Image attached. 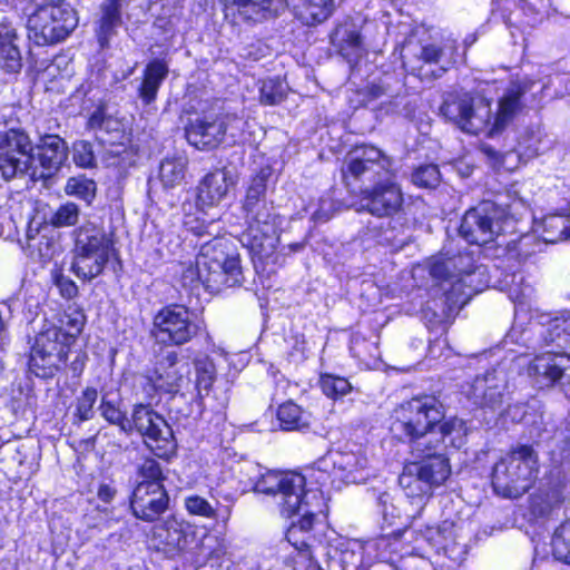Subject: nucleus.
I'll list each match as a JSON object with an SVG mask.
<instances>
[{"instance_id":"f257e3e1","label":"nucleus","mask_w":570,"mask_h":570,"mask_svg":"<svg viewBox=\"0 0 570 570\" xmlns=\"http://www.w3.org/2000/svg\"><path fill=\"white\" fill-rule=\"evenodd\" d=\"M256 490L273 495L281 514L286 518L303 512L299 521L287 530L286 539L306 561L318 563L321 559L325 560L335 532L322 524L314 525L315 515L322 512V499L316 492L305 491V478L298 473L268 472L258 480Z\"/></svg>"},{"instance_id":"f03ea898","label":"nucleus","mask_w":570,"mask_h":570,"mask_svg":"<svg viewBox=\"0 0 570 570\" xmlns=\"http://www.w3.org/2000/svg\"><path fill=\"white\" fill-rule=\"evenodd\" d=\"M271 176L269 167L262 168L253 177L243 204L247 229L240 240L253 254L261 257L271 255L278 242L276 215L266 202L267 180Z\"/></svg>"},{"instance_id":"7ed1b4c3","label":"nucleus","mask_w":570,"mask_h":570,"mask_svg":"<svg viewBox=\"0 0 570 570\" xmlns=\"http://www.w3.org/2000/svg\"><path fill=\"white\" fill-rule=\"evenodd\" d=\"M538 472L539 456L534 448L530 444H517L493 465V490L503 498H520L531 489Z\"/></svg>"},{"instance_id":"20e7f679","label":"nucleus","mask_w":570,"mask_h":570,"mask_svg":"<svg viewBox=\"0 0 570 570\" xmlns=\"http://www.w3.org/2000/svg\"><path fill=\"white\" fill-rule=\"evenodd\" d=\"M204 259L200 266L207 268L206 289L219 293L224 288L242 285L244 281L240 257L232 240L213 237L202 244Z\"/></svg>"},{"instance_id":"39448f33","label":"nucleus","mask_w":570,"mask_h":570,"mask_svg":"<svg viewBox=\"0 0 570 570\" xmlns=\"http://www.w3.org/2000/svg\"><path fill=\"white\" fill-rule=\"evenodd\" d=\"M440 112L465 132L478 135L488 130L490 136L498 134L491 129L494 118L491 101L480 92L449 94L440 107Z\"/></svg>"},{"instance_id":"423d86ee","label":"nucleus","mask_w":570,"mask_h":570,"mask_svg":"<svg viewBox=\"0 0 570 570\" xmlns=\"http://www.w3.org/2000/svg\"><path fill=\"white\" fill-rule=\"evenodd\" d=\"M513 225L505 208L492 200H483L464 214L459 233L469 244L482 246L494 242Z\"/></svg>"},{"instance_id":"0eeeda50","label":"nucleus","mask_w":570,"mask_h":570,"mask_svg":"<svg viewBox=\"0 0 570 570\" xmlns=\"http://www.w3.org/2000/svg\"><path fill=\"white\" fill-rule=\"evenodd\" d=\"M151 334L165 346H183L193 342L204 331V322L183 304H170L157 312Z\"/></svg>"},{"instance_id":"6e6552de","label":"nucleus","mask_w":570,"mask_h":570,"mask_svg":"<svg viewBox=\"0 0 570 570\" xmlns=\"http://www.w3.org/2000/svg\"><path fill=\"white\" fill-rule=\"evenodd\" d=\"M78 17L68 3L40 6L27 22L28 37L37 46L55 45L65 40L77 27Z\"/></svg>"},{"instance_id":"1a4fd4ad","label":"nucleus","mask_w":570,"mask_h":570,"mask_svg":"<svg viewBox=\"0 0 570 570\" xmlns=\"http://www.w3.org/2000/svg\"><path fill=\"white\" fill-rule=\"evenodd\" d=\"M35 160V144L23 128L0 129V173L4 180L24 177Z\"/></svg>"},{"instance_id":"9d476101","label":"nucleus","mask_w":570,"mask_h":570,"mask_svg":"<svg viewBox=\"0 0 570 570\" xmlns=\"http://www.w3.org/2000/svg\"><path fill=\"white\" fill-rule=\"evenodd\" d=\"M132 431L136 430L144 444L158 458L169 459L177 450L171 426L150 405L136 404L131 413Z\"/></svg>"},{"instance_id":"9b49d317","label":"nucleus","mask_w":570,"mask_h":570,"mask_svg":"<svg viewBox=\"0 0 570 570\" xmlns=\"http://www.w3.org/2000/svg\"><path fill=\"white\" fill-rule=\"evenodd\" d=\"M393 159L374 146H358L351 150L342 168L343 178L350 180L370 183L392 176Z\"/></svg>"},{"instance_id":"f8f14e48","label":"nucleus","mask_w":570,"mask_h":570,"mask_svg":"<svg viewBox=\"0 0 570 570\" xmlns=\"http://www.w3.org/2000/svg\"><path fill=\"white\" fill-rule=\"evenodd\" d=\"M444 406L434 395H420L402 403L397 410V428L404 435H422L434 431L443 421Z\"/></svg>"},{"instance_id":"ddd939ff","label":"nucleus","mask_w":570,"mask_h":570,"mask_svg":"<svg viewBox=\"0 0 570 570\" xmlns=\"http://www.w3.org/2000/svg\"><path fill=\"white\" fill-rule=\"evenodd\" d=\"M403 193L395 174L361 191V206L377 218H392L403 206Z\"/></svg>"},{"instance_id":"4468645a","label":"nucleus","mask_w":570,"mask_h":570,"mask_svg":"<svg viewBox=\"0 0 570 570\" xmlns=\"http://www.w3.org/2000/svg\"><path fill=\"white\" fill-rule=\"evenodd\" d=\"M451 474L441 461L434 465H419L410 462L404 465L399 483L405 494L411 498L429 495L434 487L441 485Z\"/></svg>"},{"instance_id":"2eb2a0df","label":"nucleus","mask_w":570,"mask_h":570,"mask_svg":"<svg viewBox=\"0 0 570 570\" xmlns=\"http://www.w3.org/2000/svg\"><path fill=\"white\" fill-rule=\"evenodd\" d=\"M527 373L539 389L551 387L563 380L570 383V355L552 351L537 355Z\"/></svg>"},{"instance_id":"dca6fc26","label":"nucleus","mask_w":570,"mask_h":570,"mask_svg":"<svg viewBox=\"0 0 570 570\" xmlns=\"http://www.w3.org/2000/svg\"><path fill=\"white\" fill-rule=\"evenodd\" d=\"M36 160L28 175L32 180L51 178L68 158V146L58 135H46L35 145Z\"/></svg>"},{"instance_id":"f3484780","label":"nucleus","mask_w":570,"mask_h":570,"mask_svg":"<svg viewBox=\"0 0 570 570\" xmlns=\"http://www.w3.org/2000/svg\"><path fill=\"white\" fill-rule=\"evenodd\" d=\"M169 504V497L164 485L138 483L130 498L132 514L145 522H154Z\"/></svg>"},{"instance_id":"a211bd4d","label":"nucleus","mask_w":570,"mask_h":570,"mask_svg":"<svg viewBox=\"0 0 570 570\" xmlns=\"http://www.w3.org/2000/svg\"><path fill=\"white\" fill-rule=\"evenodd\" d=\"M235 184L236 175L228 167L208 173L197 187V205L202 208L217 206Z\"/></svg>"},{"instance_id":"6ab92c4d","label":"nucleus","mask_w":570,"mask_h":570,"mask_svg":"<svg viewBox=\"0 0 570 570\" xmlns=\"http://www.w3.org/2000/svg\"><path fill=\"white\" fill-rule=\"evenodd\" d=\"M534 82L530 79L512 81L499 100L498 111L493 118L491 129L502 131L514 116L522 110V97L532 89Z\"/></svg>"},{"instance_id":"aec40b11","label":"nucleus","mask_w":570,"mask_h":570,"mask_svg":"<svg viewBox=\"0 0 570 570\" xmlns=\"http://www.w3.org/2000/svg\"><path fill=\"white\" fill-rule=\"evenodd\" d=\"M188 543L186 527L174 518L165 520L153 529V547L169 558L185 550Z\"/></svg>"},{"instance_id":"412c9836","label":"nucleus","mask_w":570,"mask_h":570,"mask_svg":"<svg viewBox=\"0 0 570 570\" xmlns=\"http://www.w3.org/2000/svg\"><path fill=\"white\" fill-rule=\"evenodd\" d=\"M88 127L96 131L97 138L104 145L115 147L110 153L119 156L125 151V129L122 122L107 114L105 108L96 109L88 120Z\"/></svg>"},{"instance_id":"4be33fe9","label":"nucleus","mask_w":570,"mask_h":570,"mask_svg":"<svg viewBox=\"0 0 570 570\" xmlns=\"http://www.w3.org/2000/svg\"><path fill=\"white\" fill-rule=\"evenodd\" d=\"M188 373V364L179 366L178 353L169 351L159 361L150 381L156 390H160L165 393H176L186 381V374Z\"/></svg>"},{"instance_id":"5701e85b","label":"nucleus","mask_w":570,"mask_h":570,"mask_svg":"<svg viewBox=\"0 0 570 570\" xmlns=\"http://www.w3.org/2000/svg\"><path fill=\"white\" fill-rule=\"evenodd\" d=\"M505 380L497 371H489L476 376L471 385L470 399L479 406L495 409L503 401Z\"/></svg>"},{"instance_id":"b1692460","label":"nucleus","mask_w":570,"mask_h":570,"mask_svg":"<svg viewBox=\"0 0 570 570\" xmlns=\"http://www.w3.org/2000/svg\"><path fill=\"white\" fill-rule=\"evenodd\" d=\"M411 443V453L414 463L419 465H434L441 461L446 469H451L449 459L444 454V443L435 431L424 432L422 435H406Z\"/></svg>"},{"instance_id":"393cba45","label":"nucleus","mask_w":570,"mask_h":570,"mask_svg":"<svg viewBox=\"0 0 570 570\" xmlns=\"http://www.w3.org/2000/svg\"><path fill=\"white\" fill-rule=\"evenodd\" d=\"M112 249L111 234H108L102 227L88 222L75 230L73 250L110 255Z\"/></svg>"},{"instance_id":"a878e982","label":"nucleus","mask_w":570,"mask_h":570,"mask_svg":"<svg viewBox=\"0 0 570 570\" xmlns=\"http://www.w3.org/2000/svg\"><path fill=\"white\" fill-rule=\"evenodd\" d=\"M18 35L7 18L0 20V68L8 73L19 72L22 67Z\"/></svg>"},{"instance_id":"bb28decb","label":"nucleus","mask_w":570,"mask_h":570,"mask_svg":"<svg viewBox=\"0 0 570 570\" xmlns=\"http://www.w3.org/2000/svg\"><path fill=\"white\" fill-rule=\"evenodd\" d=\"M222 125L215 120L195 119L185 129L187 141L197 149H214L224 142Z\"/></svg>"},{"instance_id":"cd10ccee","label":"nucleus","mask_w":570,"mask_h":570,"mask_svg":"<svg viewBox=\"0 0 570 570\" xmlns=\"http://www.w3.org/2000/svg\"><path fill=\"white\" fill-rule=\"evenodd\" d=\"M456 56V39L449 35L422 46L419 58L425 63L440 65L443 72L455 62Z\"/></svg>"},{"instance_id":"c85d7f7f","label":"nucleus","mask_w":570,"mask_h":570,"mask_svg":"<svg viewBox=\"0 0 570 570\" xmlns=\"http://www.w3.org/2000/svg\"><path fill=\"white\" fill-rule=\"evenodd\" d=\"M169 73V66L164 59L150 60L142 72L138 87V97L144 105H150L157 99L158 90Z\"/></svg>"},{"instance_id":"c756f323","label":"nucleus","mask_w":570,"mask_h":570,"mask_svg":"<svg viewBox=\"0 0 570 570\" xmlns=\"http://www.w3.org/2000/svg\"><path fill=\"white\" fill-rule=\"evenodd\" d=\"M332 539L334 541L325 559L326 570H356L361 557L353 549V544L337 533H332Z\"/></svg>"},{"instance_id":"7c9ffc66","label":"nucleus","mask_w":570,"mask_h":570,"mask_svg":"<svg viewBox=\"0 0 570 570\" xmlns=\"http://www.w3.org/2000/svg\"><path fill=\"white\" fill-rule=\"evenodd\" d=\"M285 6L305 24L321 23L333 12V0H286Z\"/></svg>"},{"instance_id":"2f4dec72","label":"nucleus","mask_w":570,"mask_h":570,"mask_svg":"<svg viewBox=\"0 0 570 570\" xmlns=\"http://www.w3.org/2000/svg\"><path fill=\"white\" fill-rule=\"evenodd\" d=\"M33 345L49 352V361L66 362L68 355V336L62 327L48 326L35 340Z\"/></svg>"},{"instance_id":"473e14b6","label":"nucleus","mask_w":570,"mask_h":570,"mask_svg":"<svg viewBox=\"0 0 570 570\" xmlns=\"http://www.w3.org/2000/svg\"><path fill=\"white\" fill-rule=\"evenodd\" d=\"M109 259L110 255L107 254L73 250L71 269L77 277L91 281L102 273Z\"/></svg>"},{"instance_id":"72a5a7b5","label":"nucleus","mask_w":570,"mask_h":570,"mask_svg":"<svg viewBox=\"0 0 570 570\" xmlns=\"http://www.w3.org/2000/svg\"><path fill=\"white\" fill-rule=\"evenodd\" d=\"M474 283L466 282L463 278H458L450 283L449 287H444V317H450L453 313H458L471 297L478 292L473 286Z\"/></svg>"},{"instance_id":"f704fd0d","label":"nucleus","mask_w":570,"mask_h":570,"mask_svg":"<svg viewBox=\"0 0 570 570\" xmlns=\"http://www.w3.org/2000/svg\"><path fill=\"white\" fill-rule=\"evenodd\" d=\"M332 43L340 55L350 63L355 62L362 55L361 35L352 27L340 26L332 33Z\"/></svg>"},{"instance_id":"c9c22d12","label":"nucleus","mask_w":570,"mask_h":570,"mask_svg":"<svg viewBox=\"0 0 570 570\" xmlns=\"http://www.w3.org/2000/svg\"><path fill=\"white\" fill-rule=\"evenodd\" d=\"M245 19L259 20L268 16H277L284 9L283 0H230Z\"/></svg>"},{"instance_id":"e433bc0d","label":"nucleus","mask_w":570,"mask_h":570,"mask_svg":"<svg viewBox=\"0 0 570 570\" xmlns=\"http://www.w3.org/2000/svg\"><path fill=\"white\" fill-rule=\"evenodd\" d=\"M276 416L284 431H303L309 426V415L292 401L279 405Z\"/></svg>"},{"instance_id":"4c0bfd02","label":"nucleus","mask_w":570,"mask_h":570,"mask_svg":"<svg viewBox=\"0 0 570 570\" xmlns=\"http://www.w3.org/2000/svg\"><path fill=\"white\" fill-rule=\"evenodd\" d=\"M331 462L334 469L346 473L344 476L352 482L356 481L354 473L365 469L367 460L353 452H331L322 463Z\"/></svg>"},{"instance_id":"58836bf2","label":"nucleus","mask_w":570,"mask_h":570,"mask_svg":"<svg viewBox=\"0 0 570 570\" xmlns=\"http://www.w3.org/2000/svg\"><path fill=\"white\" fill-rule=\"evenodd\" d=\"M542 238L546 243H558L570 237V217L549 215L542 220Z\"/></svg>"},{"instance_id":"ea45409f","label":"nucleus","mask_w":570,"mask_h":570,"mask_svg":"<svg viewBox=\"0 0 570 570\" xmlns=\"http://www.w3.org/2000/svg\"><path fill=\"white\" fill-rule=\"evenodd\" d=\"M222 125L220 134L224 142L235 145L247 141L246 127L248 122L236 115H225L217 119Z\"/></svg>"},{"instance_id":"a19ab883","label":"nucleus","mask_w":570,"mask_h":570,"mask_svg":"<svg viewBox=\"0 0 570 570\" xmlns=\"http://www.w3.org/2000/svg\"><path fill=\"white\" fill-rule=\"evenodd\" d=\"M61 361H49V352L32 345L29 358L30 371L42 379L52 377L60 368Z\"/></svg>"},{"instance_id":"79ce46f5","label":"nucleus","mask_w":570,"mask_h":570,"mask_svg":"<svg viewBox=\"0 0 570 570\" xmlns=\"http://www.w3.org/2000/svg\"><path fill=\"white\" fill-rule=\"evenodd\" d=\"M65 191L69 196L82 199L88 205L92 203L97 194V184L83 175L70 177L67 180Z\"/></svg>"},{"instance_id":"37998d69","label":"nucleus","mask_w":570,"mask_h":570,"mask_svg":"<svg viewBox=\"0 0 570 570\" xmlns=\"http://www.w3.org/2000/svg\"><path fill=\"white\" fill-rule=\"evenodd\" d=\"M288 86L279 78H268L259 87V101L266 106L281 104L287 95Z\"/></svg>"},{"instance_id":"c03bdc74","label":"nucleus","mask_w":570,"mask_h":570,"mask_svg":"<svg viewBox=\"0 0 570 570\" xmlns=\"http://www.w3.org/2000/svg\"><path fill=\"white\" fill-rule=\"evenodd\" d=\"M196 371V387L198 394L203 396V392L208 394L215 379L216 367L214 362L208 356L196 357L194 360Z\"/></svg>"},{"instance_id":"a18cd8bd","label":"nucleus","mask_w":570,"mask_h":570,"mask_svg":"<svg viewBox=\"0 0 570 570\" xmlns=\"http://www.w3.org/2000/svg\"><path fill=\"white\" fill-rule=\"evenodd\" d=\"M539 334L544 346L556 344L558 347H563L570 336L566 328V321L560 318L550 320L547 325H542Z\"/></svg>"},{"instance_id":"49530a36","label":"nucleus","mask_w":570,"mask_h":570,"mask_svg":"<svg viewBox=\"0 0 570 570\" xmlns=\"http://www.w3.org/2000/svg\"><path fill=\"white\" fill-rule=\"evenodd\" d=\"M203 259L204 252L200 249L195 263L181 266L180 282L184 286L195 287L202 284L206 288L207 268L200 266Z\"/></svg>"},{"instance_id":"de8ad7c7","label":"nucleus","mask_w":570,"mask_h":570,"mask_svg":"<svg viewBox=\"0 0 570 570\" xmlns=\"http://www.w3.org/2000/svg\"><path fill=\"white\" fill-rule=\"evenodd\" d=\"M98 391L95 387L87 386L76 399L73 416L78 422H86L95 416V404L97 402Z\"/></svg>"},{"instance_id":"09e8293b","label":"nucleus","mask_w":570,"mask_h":570,"mask_svg":"<svg viewBox=\"0 0 570 570\" xmlns=\"http://www.w3.org/2000/svg\"><path fill=\"white\" fill-rule=\"evenodd\" d=\"M80 216V208L72 202L60 205L48 218V224L55 228L75 226Z\"/></svg>"},{"instance_id":"8fccbe9b","label":"nucleus","mask_w":570,"mask_h":570,"mask_svg":"<svg viewBox=\"0 0 570 570\" xmlns=\"http://www.w3.org/2000/svg\"><path fill=\"white\" fill-rule=\"evenodd\" d=\"M185 177V164L181 159H165L159 166V178L166 188L181 183Z\"/></svg>"},{"instance_id":"3c124183","label":"nucleus","mask_w":570,"mask_h":570,"mask_svg":"<svg viewBox=\"0 0 570 570\" xmlns=\"http://www.w3.org/2000/svg\"><path fill=\"white\" fill-rule=\"evenodd\" d=\"M440 438L445 442V439L450 440L451 445L460 448L463 443L464 436L468 433L465 422L459 417H450L441 422L440 425Z\"/></svg>"},{"instance_id":"603ef678","label":"nucleus","mask_w":570,"mask_h":570,"mask_svg":"<svg viewBox=\"0 0 570 570\" xmlns=\"http://www.w3.org/2000/svg\"><path fill=\"white\" fill-rule=\"evenodd\" d=\"M99 411L106 421L119 426L122 432L127 434L132 432L131 417L128 419L119 407L108 401L105 396L101 399Z\"/></svg>"},{"instance_id":"864d4df0","label":"nucleus","mask_w":570,"mask_h":570,"mask_svg":"<svg viewBox=\"0 0 570 570\" xmlns=\"http://www.w3.org/2000/svg\"><path fill=\"white\" fill-rule=\"evenodd\" d=\"M320 386L323 393L332 399L343 397L352 391V384L345 377L332 374L321 375Z\"/></svg>"},{"instance_id":"5fc2aeb1","label":"nucleus","mask_w":570,"mask_h":570,"mask_svg":"<svg viewBox=\"0 0 570 570\" xmlns=\"http://www.w3.org/2000/svg\"><path fill=\"white\" fill-rule=\"evenodd\" d=\"M553 556L570 564V522L562 523L554 532L552 539Z\"/></svg>"},{"instance_id":"6e6d98bb","label":"nucleus","mask_w":570,"mask_h":570,"mask_svg":"<svg viewBox=\"0 0 570 570\" xmlns=\"http://www.w3.org/2000/svg\"><path fill=\"white\" fill-rule=\"evenodd\" d=\"M138 476L141 478L139 483H156L157 485H164L163 468L160 463L154 458H145L137 468Z\"/></svg>"},{"instance_id":"4d7b16f0","label":"nucleus","mask_w":570,"mask_h":570,"mask_svg":"<svg viewBox=\"0 0 570 570\" xmlns=\"http://www.w3.org/2000/svg\"><path fill=\"white\" fill-rule=\"evenodd\" d=\"M121 14H112L101 11L97 39L101 48L109 47L110 38L116 33V29L121 24Z\"/></svg>"},{"instance_id":"13d9d810","label":"nucleus","mask_w":570,"mask_h":570,"mask_svg":"<svg viewBox=\"0 0 570 570\" xmlns=\"http://www.w3.org/2000/svg\"><path fill=\"white\" fill-rule=\"evenodd\" d=\"M441 180L439 167L434 164L421 165L412 173V181L422 188H435Z\"/></svg>"},{"instance_id":"bf43d9fd","label":"nucleus","mask_w":570,"mask_h":570,"mask_svg":"<svg viewBox=\"0 0 570 570\" xmlns=\"http://www.w3.org/2000/svg\"><path fill=\"white\" fill-rule=\"evenodd\" d=\"M454 269L455 256L441 255L436 257L431 264L430 274L433 278L451 283L452 281L456 279Z\"/></svg>"},{"instance_id":"052dcab7","label":"nucleus","mask_w":570,"mask_h":570,"mask_svg":"<svg viewBox=\"0 0 570 570\" xmlns=\"http://www.w3.org/2000/svg\"><path fill=\"white\" fill-rule=\"evenodd\" d=\"M367 230L372 237L376 238L379 243L386 245H397L401 240L397 239V232L392 226V220L386 222H370Z\"/></svg>"},{"instance_id":"680f3d73","label":"nucleus","mask_w":570,"mask_h":570,"mask_svg":"<svg viewBox=\"0 0 570 570\" xmlns=\"http://www.w3.org/2000/svg\"><path fill=\"white\" fill-rule=\"evenodd\" d=\"M72 159L78 167H95L96 157L92 145L86 140L76 141L72 147Z\"/></svg>"},{"instance_id":"e2e57ef3","label":"nucleus","mask_w":570,"mask_h":570,"mask_svg":"<svg viewBox=\"0 0 570 570\" xmlns=\"http://www.w3.org/2000/svg\"><path fill=\"white\" fill-rule=\"evenodd\" d=\"M455 256V274L456 279L463 278L466 282L474 283L478 272L481 267H478L473 263V258L469 254H456Z\"/></svg>"},{"instance_id":"0e129e2a","label":"nucleus","mask_w":570,"mask_h":570,"mask_svg":"<svg viewBox=\"0 0 570 570\" xmlns=\"http://www.w3.org/2000/svg\"><path fill=\"white\" fill-rule=\"evenodd\" d=\"M85 314L81 311L75 309L71 313H65L60 322L61 325L65 326L62 332H65L68 336L69 344L76 336L81 333L85 325Z\"/></svg>"},{"instance_id":"69168bd1","label":"nucleus","mask_w":570,"mask_h":570,"mask_svg":"<svg viewBox=\"0 0 570 570\" xmlns=\"http://www.w3.org/2000/svg\"><path fill=\"white\" fill-rule=\"evenodd\" d=\"M185 507L190 514L216 519V509L199 495H189L185 499Z\"/></svg>"},{"instance_id":"338daca9","label":"nucleus","mask_w":570,"mask_h":570,"mask_svg":"<svg viewBox=\"0 0 570 570\" xmlns=\"http://www.w3.org/2000/svg\"><path fill=\"white\" fill-rule=\"evenodd\" d=\"M184 225L186 226V228L191 232L193 234H195L196 236H205V235H208V236H214V237H219V228H216L214 222H209V223H205V222H199L198 219H195V218H187L185 222H184Z\"/></svg>"},{"instance_id":"774afa93","label":"nucleus","mask_w":570,"mask_h":570,"mask_svg":"<svg viewBox=\"0 0 570 570\" xmlns=\"http://www.w3.org/2000/svg\"><path fill=\"white\" fill-rule=\"evenodd\" d=\"M53 282L59 288L62 297L70 299L77 296L78 287L73 281L62 275L60 272H53Z\"/></svg>"}]
</instances>
